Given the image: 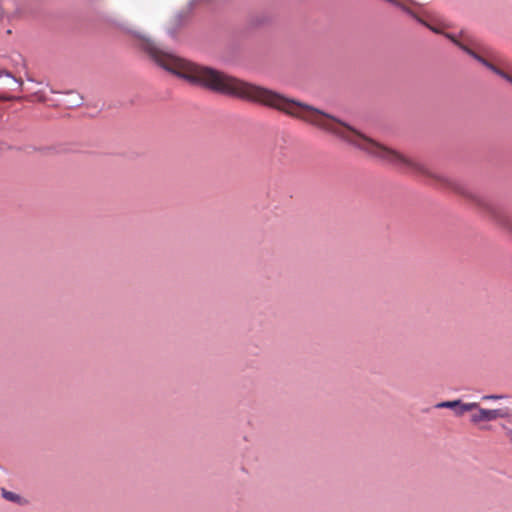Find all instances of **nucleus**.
Listing matches in <instances>:
<instances>
[{
    "mask_svg": "<svg viewBox=\"0 0 512 512\" xmlns=\"http://www.w3.org/2000/svg\"><path fill=\"white\" fill-rule=\"evenodd\" d=\"M138 45L164 69L214 92L253 101L303 120L395 168L414 174L429 175L424 163L364 135L347 123L310 105L287 98L218 70L199 66L160 49L151 39L136 34Z\"/></svg>",
    "mask_w": 512,
    "mask_h": 512,
    "instance_id": "nucleus-1",
    "label": "nucleus"
},
{
    "mask_svg": "<svg viewBox=\"0 0 512 512\" xmlns=\"http://www.w3.org/2000/svg\"><path fill=\"white\" fill-rule=\"evenodd\" d=\"M487 418L489 421H494L499 418H509L511 416V410L509 408H497L487 409Z\"/></svg>",
    "mask_w": 512,
    "mask_h": 512,
    "instance_id": "nucleus-2",
    "label": "nucleus"
},
{
    "mask_svg": "<svg viewBox=\"0 0 512 512\" xmlns=\"http://www.w3.org/2000/svg\"><path fill=\"white\" fill-rule=\"evenodd\" d=\"M487 409L480 407L478 404V408H475L474 411L471 412L470 421L473 424H479L481 422H488L487 418Z\"/></svg>",
    "mask_w": 512,
    "mask_h": 512,
    "instance_id": "nucleus-3",
    "label": "nucleus"
},
{
    "mask_svg": "<svg viewBox=\"0 0 512 512\" xmlns=\"http://www.w3.org/2000/svg\"><path fill=\"white\" fill-rule=\"evenodd\" d=\"M475 408H478V403L471 402V403H464L461 400H459V405L455 408V415L460 417L463 416L466 412H472Z\"/></svg>",
    "mask_w": 512,
    "mask_h": 512,
    "instance_id": "nucleus-4",
    "label": "nucleus"
},
{
    "mask_svg": "<svg viewBox=\"0 0 512 512\" xmlns=\"http://www.w3.org/2000/svg\"><path fill=\"white\" fill-rule=\"evenodd\" d=\"M459 405V400L439 402L435 405V408H449L455 411L456 406Z\"/></svg>",
    "mask_w": 512,
    "mask_h": 512,
    "instance_id": "nucleus-5",
    "label": "nucleus"
},
{
    "mask_svg": "<svg viewBox=\"0 0 512 512\" xmlns=\"http://www.w3.org/2000/svg\"><path fill=\"white\" fill-rule=\"evenodd\" d=\"M2 495L8 501H12V502H19L20 501V496L19 495L15 494L13 492L7 491L5 489H2Z\"/></svg>",
    "mask_w": 512,
    "mask_h": 512,
    "instance_id": "nucleus-6",
    "label": "nucleus"
},
{
    "mask_svg": "<svg viewBox=\"0 0 512 512\" xmlns=\"http://www.w3.org/2000/svg\"><path fill=\"white\" fill-rule=\"evenodd\" d=\"M504 398V396L502 395H484L481 399L483 401H486V400H498V399H502Z\"/></svg>",
    "mask_w": 512,
    "mask_h": 512,
    "instance_id": "nucleus-7",
    "label": "nucleus"
},
{
    "mask_svg": "<svg viewBox=\"0 0 512 512\" xmlns=\"http://www.w3.org/2000/svg\"><path fill=\"white\" fill-rule=\"evenodd\" d=\"M505 434L509 441L512 442V429L506 428Z\"/></svg>",
    "mask_w": 512,
    "mask_h": 512,
    "instance_id": "nucleus-8",
    "label": "nucleus"
},
{
    "mask_svg": "<svg viewBox=\"0 0 512 512\" xmlns=\"http://www.w3.org/2000/svg\"><path fill=\"white\" fill-rule=\"evenodd\" d=\"M13 99H15V98L12 97V96H0V100H7V101H9V100H13Z\"/></svg>",
    "mask_w": 512,
    "mask_h": 512,
    "instance_id": "nucleus-9",
    "label": "nucleus"
},
{
    "mask_svg": "<svg viewBox=\"0 0 512 512\" xmlns=\"http://www.w3.org/2000/svg\"><path fill=\"white\" fill-rule=\"evenodd\" d=\"M5 74L6 76H11L10 73L6 72V71H0V77Z\"/></svg>",
    "mask_w": 512,
    "mask_h": 512,
    "instance_id": "nucleus-10",
    "label": "nucleus"
},
{
    "mask_svg": "<svg viewBox=\"0 0 512 512\" xmlns=\"http://www.w3.org/2000/svg\"><path fill=\"white\" fill-rule=\"evenodd\" d=\"M15 81L19 84V87H21L23 85V82L22 81H18L15 79Z\"/></svg>",
    "mask_w": 512,
    "mask_h": 512,
    "instance_id": "nucleus-11",
    "label": "nucleus"
}]
</instances>
